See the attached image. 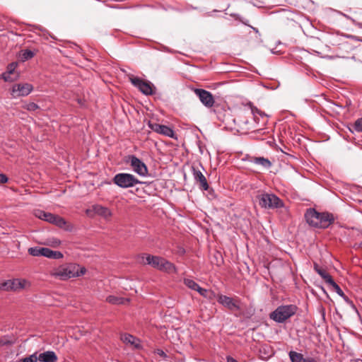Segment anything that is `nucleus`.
Wrapping results in <instances>:
<instances>
[{"mask_svg":"<svg viewBox=\"0 0 362 362\" xmlns=\"http://www.w3.org/2000/svg\"><path fill=\"white\" fill-rule=\"evenodd\" d=\"M297 307L294 305H280L270 314V318L274 321L282 323L294 315Z\"/></svg>","mask_w":362,"mask_h":362,"instance_id":"4","label":"nucleus"},{"mask_svg":"<svg viewBox=\"0 0 362 362\" xmlns=\"http://www.w3.org/2000/svg\"><path fill=\"white\" fill-rule=\"evenodd\" d=\"M39 108V106L35 103H30L26 105V109L29 111H35Z\"/></svg>","mask_w":362,"mask_h":362,"instance_id":"35","label":"nucleus"},{"mask_svg":"<svg viewBox=\"0 0 362 362\" xmlns=\"http://www.w3.org/2000/svg\"><path fill=\"white\" fill-rule=\"evenodd\" d=\"M226 360H227V362H238V361L236 359H235L234 358H233L231 356H227Z\"/></svg>","mask_w":362,"mask_h":362,"instance_id":"44","label":"nucleus"},{"mask_svg":"<svg viewBox=\"0 0 362 362\" xmlns=\"http://www.w3.org/2000/svg\"><path fill=\"white\" fill-rule=\"evenodd\" d=\"M251 28L253 29V30H255V33H258V32H259V31H258V30H257V28H254V27H251Z\"/></svg>","mask_w":362,"mask_h":362,"instance_id":"48","label":"nucleus"},{"mask_svg":"<svg viewBox=\"0 0 362 362\" xmlns=\"http://www.w3.org/2000/svg\"><path fill=\"white\" fill-rule=\"evenodd\" d=\"M256 199L262 208L277 209L284 206L282 201L274 194L260 193L257 195Z\"/></svg>","mask_w":362,"mask_h":362,"instance_id":"5","label":"nucleus"},{"mask_svg":"<svg viewBox=\"0 0 362 362\" xmlns=\"http://www.w3.org/2000/svg\"><path fill=\"white\" fill-rule=\"evenodd\" d=\"M45 213L46 212L42 211V210L37 209V210H35L34 215L37 218H40L41 220H43L44 219V216L45 215Z\"/></svg>","mask_w":362,"mask_h":362,"instance_id":"33","label":"nucleus"},{"mask_svg":"<svg viewBox=\"0 0 362 362\" xmlns=\"http://www.w3.org/2000/svg\"><path fill=\"white\" fill-rule=\"evenodd\" d=\"M149 127L155 132L164 135L170 138L175 137V132L173 129L166 125L160 124L158 123H149Z\"/></svg>","mask_w":362,"mask_h":362,"instance_id":"12","label":"nucleus"},{"mask_svg":"<svg viewBox=\"0 0 362 362\" xmlns=\"http://www.w3.org/2000/svg\"><path fill=\"white\" fill-rule=\"evenodd\" d=\"M330 286L333 288L334 291L340 296L344 297V293L343 291L341 289V288L339 286V285L334 281L332 284H329Z\"/></svg>","mask_w":362,"mask_h":362,"instance_id":"30","label":"nucleus"},{"mask_svg":"<svg viewBox=\"0 0 362 362\" xmlns=\"http://www.w3.org/2000/svg\"><path fill=\"white\" fill-rule=\"evenodd\" d=\"M251 162L256 165H261L265 169H269L272 166L271 161L264 157H255L251 160Z\"/></svg>","mask_w":362,"mask_h":362,"instance_id":"20","label":"nucleus"},{"mask_svg":"<svg viewBox=\"0 0 362 362\" xmlns=\"http://www.w3.org/2000/svg\"><path fill=\"white\" fill-rule=\"evenodd\" d=\"M253 115H255L256 113L259 114L261 116L265 115L264 113H262L258 109H255V110H252Z\"/></svg>","mask_w":362,"mask_h":362,"instance_id":"45","label":"nucleus"},{"mask_svg":"<svg viewBox=\"0 0 362 362\" xmlns=\"http://www.w3.org/2000/svg\"><path fill=\"white\" fill-rule=\"evenodd\" d=\"M193 175L195 181L199 183L202 189L206 191L209 189L207 180L200 170L193 168Z\"/></svg>","mask_w":362,"mask_h":362,"instance_id":"14","label":"nucleus"},{"mask_svg":"<svg viewBox=\"0 0 362 362\" xmlns=\"http://www.w3.org/2000/svg\"><path fill=\"white\" fill-rule=\"evenodd\" d=\"M11 279L1 282L0 281V290L4 291H11Z\"/></svg>","mask_w":362,"mask_h":362,"instance_id":"28","label":"nucleus"},{"mask_svg":"<svg viewBox=\"0 0 362 362\" xmlns=\"http://www.w3.org/2000/svg\"><path fill=\"white\" fill-rule=\"evenodd\" d=\"M11 344H12V341H11L9 340H6L5 339V337H4L3 339H0V346Z\"/></svg>","mask_w":362,"mask_h":362,"instance_id":"39","label":"nucleus"},{"mask_svg":"<svg viewBox=\"0 0 362 362\" xmlns=\"http://www.w3.org/2000/svg\"><path fill=\"white\" fill-rule=\"evenodd\" d=\"M2 78L6 82H13L19 77V74H8L4 72L1 75Z\"/></svg>","mask_w":362,"mask_h":362,"instance_id":"24","label":"nucleus"},{"mask_svg":"<svg viewBox=\"0 0 362 362\" xmlns=\"http://www.w3.org/2000/svg\"><path fill=\"white\" fill-rule=\"evenodd\" d=\"M17 66H18L17 62H12L11 64H9L7 66L6 71H5V73L13 74H16L15 69H16Z\"/></svg>","mask_w":362,"mask_h":362,"instance_id":"31","label":"nucleus"},{"mask_svg":"<svg viewBox=\"0 0 362 362\" xmlns=\"http://www.w3.org/2000/svg\"><path fill=\"white\" fill-rule=\"evenodd\" d=\"M52 223L56 225L57 226H58L59 228H64L66 226V222L61 216L54 215L53 221L52 222Z\"/></svg>","mask_w":362,"mask_h":362,"instance_id":"27","label":"nucleus"},{"mask_svg":"<svg viewBox=\"0 0 362 362\" xmlns=\"http://www.w3.org/2000/svg\"><path fill=\"white\" fill-rule=\"evenodd\" d=\"M354 130L358 132H362V117L358 119L354 124Z\"/></svg>","mask_w":362,"mask_h":362,"instance_id":"32","label":"nucleus"},{"mask_svg":"<svg viewBox=\"0 0 362 362\" xmlns=\"http://www.w3.org/2000/svg\"><path fill=\"white\" fill-rule=\"evenodd\" d=\"M201 103L208 108L212 107L215 103L213 95L208 90L201 88H196L194 90Z\"/></svg>","mask_w":362,"mask_h":362,"instance_id":"9","label":"nucleus"},{"mask_svg":"<svg viewBox=\"0 0 362 362\" xmlns=\"http://www.w3.org/2000/svg\"><path fill=\"white\" fill-rule=\"evenodd\" d=\"M346 37L349 39H351V40H357V41H361L357 37H356L354 35H347Z\"/></svg>","mask_w":362,"mask_h":362,"instance_id":"43","label":"nucleus"},{"mask_svg":"<svg viewBox=\"0 0 362 362\" xmlns=\"http://www.w3.org/2000/svg\"><path fill=\"white\" fill-rule=\"evenodd\" d=\"M291 362H317L313 358H304L303 354L291 351L288 354Z\"/></svg>","mask_w":362,"mask_h":362,"instance_id":"16","label":"nucleus"},{"mask_svg":"<svg viewBox=\"0 0 362 362\" xmlns=\"http://www.w3.org/2000/svg\"><path fill=\"white\" fill-rule=\"evenodd\" d=\"M129 161L133 170L140 176L145 177L148 175V168L146 164L134 155L129 156Z\"/></svg>","mask_w":362,"mask_h":362,"instance_id":"8","label":"nucleus"},{"mask_svg":"<svg viewBox=\"0 0 362 362\" xmlns=\"http://www.w3.org/2000/svg\"><path fill=\"white\" fill-rule=\"evenodd\" d=\"M8 181V177L4 174H0V182L1 183H6Z\"/></svg>","mask_w":362,"mask_h":362,"instance_id":"41","label":"nucleus"},{"mask_svg":"<svg viewBox=\"0 0 362 362\" xmlns=\"http://www.w3.org/2000/svg\"><path fill=\"white\" fill-rule=\"evenodd\" d=\"M106 301L112 305H122L124 304L125 302L129 300L128 299H125L124 298L110 295L106 298Z\"/></svg>","mask_w":362,"mask_h":362,"instance_id":"22","label":"nucleus"},{"mask_svg":"<svg viewBox=\"0 0 362 362\" xmlns=\"http://www.w3.org/2000/svg\"><path fill=\"white\" fill-rule=\"evenodd\" d=\"M217 298V295L212 291H208V296H206V298H208L209 300H212L214 298Z\"/></svg>","mask_w":362,"mask_h":362,"instance_id":"38","label":"nucleus"},{"mask_svg":"<svg viewBox=\"0 0 362 362\" xmlns=\"http://www.w3.org/2000/svg\"><path fill=\"white\" fill-rule=\"evenodd\" d=\"M86 269L76 263H69L60 266L55 272V276L61 280L78 277L85 274Z\"/></svg>","mask_w":362,"mask_h":362,"instance_id":"3","label":"nucleus"},{"mask_svg":"<svg viewBox=\"0 0 362 362\" xmlns=\"http://www.w3.org/2000/svg\"><path fill=\"white\" fill-rule=\"evenodd\" d=\"M33 90V86L32 84L28 83H20L13 84L11 90V95L13 98H17L20 97H25L28 95L32 90Z\"/></svg>","mask_w":362,"mask_h":362,"instance_id":"7","label":"nucleus"},{"mask_svg":"<svg viewBox=\"0 0 362 362\" xmlns=\"http://www.w3.org/2000/svg\"><path fill=\"white\" fill-rule=\"evenodd\" d=\"M314 270L325 280L327 284H332L334 280L332 277L326 272L325 269L321 268L317 264H314Z\"/></svg>","mask_w":362,"mask_h":362,"instance_id":"18","label":"nucleus"},{"mask_svg":"<svg viewBox=\"0 0 362 362\" xmlns=\"http://www.w3.org/2000/svg\"><path fill=\"white\" fill-rule=\"evenodd\" d=\"M54 216V214L49 213V212H46L45 215L44 216L43 220L48 223H52V222L53 221Z\"/></svg>","mask_w":362,"mask_h":362,"instance_id":"34","label":"nucleus"},{"mask_svg":"<svg viewBox=\"0 0 362 362\" xmlns=\"http://www.w3.org/2000/svg\"><path fill=\"white\" fill-rule=\"evenodd\" d=\"M93 210L96 214L101 216L105 218H108L112 216L111 211L103 206L95 204L93 206Z\"/></svg>","mask_w":362,"mask_h":362,"instance_id":"17","label":"nucleus"},{"mask_svg":"<svg viewBox=\"0 0 362 362\" xmlns=\"http://www.w3.org/2000/svg\"><path fill=\"white\" fill-rule=\"evenodd\" d=\"M202 296L206 298L208 296L209 290L205 289L199 286L197 291Z\"/></svg>","mask_w":362,"mask_h":362,"instance_id":"36","label":"nucleus"},{"mask_svg":"<svg viewBox=\"0 0 362 362\" xmlns=\"http://www.w3.org/2000/svg\"><path fill=\"white\" fill-rule=\"evenodd\" d=\"M45 247H34L28 249V253L34 257H44Z\"/></svg>","mask_w":362,"mask_h":362,"instance_id":"23","label":"nucleus"},{"mask_svg":"<svg viewBox=\"0 0 362 362\" xmlns=\"http://www.w3.org/2000/svg\"><path fill=\"white\" fill-rule=\"evenodd\" d=\"M155 353L164 359H167L168 358V355L162 349H156Z\"/></svg>","mask_w":362,"mask_h":362,"instance_id":"37","label":"nucleus"},{"mask_svg":"<svg viewBox=\"0 0 362 362\" xmlns=\"http://www.w3.org/2000/svg\"><path fill=\"white\" fill-rule=\"evenodd\" d=\"M33 56H34V53L31 50L25 49V50L23 51V52L21 55V57L23 61H26V60H28V59L33 58Z\"/></svg>","mask_w":362,"mask_h":362,"instance_id":"29","label":"nucleus"},{"mask_svg":"<svg viewBox=\"0 0 362 362\" xmlns=\"http://www.w3.org/2000/svg\"><path fill=\"white\" fill-rule=\"evenodd\" d=\"M44 257L53 259H59L63 257V254L59 251H54L48 247H45Z\"/></svg>","mask_w":362,"mask_h":362,"instance_id":"21","label":"nucleus"},{"mask_svg":"<svg viewBox=\"0 0 362 362\" xmlns=\"http://www.w3.org/2000/svg\"><path fill=\"white\" fill-rule=\"evenodd\" d=\"M38 359L41 362H57L58 358L53 351H47L40 354Z\"/></svg>","mask_w":362,"mask_h":362,"instance_id":"15","label":"nucleus"},{"mask_svg":"<svg viewBox=\"0 0 362 362\" xmlns=\"http://www.w3.org/2000/svg\"><path fill=\"white\" fill-rule=\"evenodd\" d=\"M121 339L124 343L133 345L136 348L139 346V340L132 334H125L122 336Z\"/></svg>","mask_w":362,"mask_h":362,"instance_id":"19","label":"nucleus"},{"mask_svg":"<svg viewBox=\"0 0 362 362\" xmlns=\"http://www.w3.org/2000/svg\"><path fill=\"white\" fill-rule=\"evenodd\" d=\"M269 347L267 346H262L259 349V356L263 360H267L272 356L271 353H268L267 350Z\"/></svg>","mask_w":362,"mask_h":362,"instance_id":"26","label":"nucleus"},{"mask_svg":"<svg viewBox=\"0 0 362 362\" xmlns=\"http://www.w3.org/2000/svg\"><path fill=\"white\" fill-rule=\"evenodd\" d=\"M307 223L315 228H327L334 221V216L329 212H318L315 209H309L305 214Z\"/></svg>","mask_w":362,"mask_h":362,"instance_id":"1","label":"nucleus"},{"mask_svg":"<svg viewBox=\"0 0 362 362\" xmlns=\"http://www.w3.org/2000/svg\"><path fill=\"white\" fill-rule=\"evenodd\" d=\"M349 18L352 21V22L354 25H357L360 28H362V23L356 22L355 20H354L351 18Z\"/></svg>","mask_w":362,"mask_h":362,"instance_id":"42","label":"nucleus"},{"mask_svg":"<svg viewBox=\"0 0 362 362\" xmlns=\"http://www.w3.org/2000/svg\"><path fill=\"white\" fill-rule=\"evenodd\" d=\"M21 362H31V360H30L28 357H25L21 360Z\"/></svg>","mask_w":362,"mask_h":362,"instance_id":"46","label":"nucleus"},{"mask_svg":"<svg viewBox=\"0 0 362 362\" xmlns=\"http://www.w3.org/2000/svg\"><path fill=\"white\" fill-rule=\"evenodd\" d=\"M131 83L144 94L146 95H152L153 93L151 83L145 81L138 77L131 76L129 78Z\"/></svg>","mask_w":362,"mask_h":362,"instance_id":"11","label":"nucleus"},{"mask_svg":"<svg viewBox=\"0 0 362 362\" xmlns=\"http://www.w3.org/2000/svg\"><path fill=\"white\" fill-rule=\"evenodd\" d=\"M52 243L54 244L55 245H58L60 244V241L57 239H54V240L52 242Z\"/></svg>","mask_w":362,"mask_h":362,"instance_id":"47","label":"nucleus"},{"mask_svg":"<svg viewBox=\"0 0 362 362\" xmlns=\"http://www.w3.org/2000/svg\"><path fill=\"white\" fill-rule=\"evenodd\" d=\"M139 261L141 264L151 265L153 268L168 273L176 272V268L173 264L158 256L143 254L139 256Z\"/></svg>","mask_w":362,"mask_h":362,"instance_id":"2","label":"nucleus"},{"mask_svg":"<svg viewBox=\"0 0 362 362\" xmlns=\"http://www.w3.org/2000/svg\"><path fill=\"white\" fill-rule=\"evenodd\" d=\"M28 358L31 360V362H37V361L39 360L36 353L28 356Z\"/></svg>","mask_w":362,"mask_h":362,"instance_id":"40","label":"nucleus"},{"mask_svg":"<svg viewBox=\"0 0 362 362\" xmlns=\"http://www.w3.org/2000/svg\"><path fill=\"white\" fill-rule=\"evenodd\" d=\"M113 182L121 188L132 187L136 184L142 183L134 175L124 173L115 175L113 177Z\"/></svg>","mask_w":362,"mask_h":362,"instance_id":"6","label":"nucleus"},{"mask_svg":"<svg viewBox=\"0 0 362 362\" xmlns=\"http://www.w3.org/2000/svg\"><path fill=\"white\" fill-rule=\"evenodd\" d=\"M217 301L223 307L231 311L240 310L239 301L237 299H234L223 294H218Z\"/></svg>","mask_w":362,"mask_h":362,"instance_id":"10","label":"nucleus"},{"mask_svg":"<svg viewBox=\"0 0 362 362\" xmlns=\"http://www.w3.org/2000/svg\"><path fill=\"white\" fill-rule=\"evenodd\" d=\"M11 291L19 292L23 290L28 289L31 283L25 279H11Z\"/></svg>","mask_w":362,"mask_h":362,"instance_id":"13","label":"nucleus"},{"mask_svg":"<svg viewBox=\"0 0 362 362\" xmlns=\"http://www.w3.org/2000/svg\"><path fill=\"white\" fill-rule=\"evenodd\" d=\"M183 281L185 285L192 290L197 291L198 288L199 287V285L192 279L185 278L184 279Z\"/></svg>","mask_w":362,"mask_h":362,"instance_id":"25","label":"nucleus"}]
</instances>
